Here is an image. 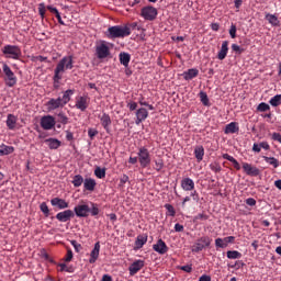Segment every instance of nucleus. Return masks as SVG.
<instances>
[{"instance_id":"nucleus-24","label":"nucleus","mask_w":281,"mask_h":281,"mask_svg":"<svg viewBox=\"0 0 281 281\" xmlns=\"http://www.w3.org/2000/svg\"><path fill=\"white\" fill-rule=\"evenodd\" d=\"M45 144H47L48 148H50V150H57V148H60V140H58L57 138H47L45 139Z\"/></svg>"},{"instance_id":"nucleus-4","label":"nucleus","mask_w":281,"mask_h":281,"mask_svg":"<svg viewBox=\"0 0 281 281\" xmlns=\"http://www.w3.org/2000/svg\"><path fill=\"white\" fill-rule=\"evenodd\" d=\"M2 54L7 58H12L13 60H19V58H21V56H22L21 47L16 46V45L3 46Z\"/></svg>"},{"instance_id":"nucleus-2","label":"nucleus","mask_w":281,"mask_h":281,"mask_svg":"<svg viewBox=\"0 0 281 281\" xmlns=\"http://www.w3.org/2000/svg\"><path fill=\"white\" fill-rule=\"evenodd\" d=\"M105 34L108 38H125V36H131V29L124 25L110 26Z\"/></svg>"},{"instance_id":"nucleus-27","label":"nucleus","mask_w":281,"mask_h":281,"mask_svg":"<svg viewBox=\"0 0 281 281\" xmlns=\"http://www.w3.org/2000/svg\"><path fill=\"white\" fill-rule=\"evenodd\" d=\"M181 187L184 191H191L193 188H195V183L190 178H184L182 180Z\"/></svg>"},{"instance_id":"nucleus-22","label":"nucleus","mask_w":281,"mask_h":281,"mask_svg":"<svg viewBox=\"0 0 281 281\" xmlns=\"http://www.w3.org/2000/svg\"><path fill=\"white\" fill-rule=\"evenodd\" d=\"M240 131V127H238V123L232 122L225 126L224 133L225 135L238 133Z\"/></svg>"},{"instance_id":"nucleus-18","label":"nucleus","mask_w":281,"mask_h":281,"mask_svg":"<svg viewBox=\"0 0 281 281\" xmlns=\"http://www.w3.org/2000/svg\"><path fill=\"white\" fill-rule=\"evenodd\" d=\"M100 249H101V245L100 241L95 243V245H93V249L90 252V259H88V262H90L91 265L95 263L98 258L100 257Z\"/></svg>"},{"instance_id":"nucleus-50","label":"nucleus","mask_w":281,"mask_h":281,"mask_svg":"<svg viewBox=\"0 0 281 281\" xmlns=\"http://www.w3.org/2000/svg\"><path fill=\"white\" fill-rule=\"evenodd\" d=\"M179 270L184 271L187 273H191L192 272V266L191 265H184L179 267Z\"/></svg>"},{"instance_id":"nucleus-42","label":"nucleus","mask_w":281,"mask_h":281,"mask_svg":"<svg viewBox=\"0 0 281 281\" xmlns=\"http://www.w3.org/2000/svg\"><path fill=\"white\" fill-rule=\"evenodd\" d=\"M201 102L204 104V106H210V99L207 98V94L205 92L200 93Z\"/></svg>"},{"instance_id":"nucleus-13","label":"nucleus","mask_w":281,"mask_h":281,"mask_svg":"<svg viewBox=\"0 0 281 281\" xmlns=\"http://www.w3.org/2000/svg\"><path fill=\"white\" fill-rule=\"evenodd\" d=\"M144 267H145V261L143 259H136L133 263H131L128 268L130 276L137 274L138 271H142Z\"/></svg>"},{"instance_id":"nucleus-64","label":"nucleus","mask_w":281,"mask_h":281,"mask_svg":"<svg viewBox=\"0 0 281 281\" xmlns=\"http://www.w3.org/2000/svg\"><path fill=\"white\" fill-rule=\"evenodd\" d=\"M199 281H212V277L203 274L202 277L199 278Z\"/></svg>"},{"instance_id":"nucleus-14","label":"nucleus","mask_w":281,"mask_h":281,"mask_svg":"<svg viewBox=\"0 0 281 281\" xmlns=\"http://www.w3.org/2000/svg\"><path fill=\"white\" fill-rule=\"evenodd\" d=\"M74 93H76V90L68 89L64 92L63 97H58L56 100L64 108L65 105L69 104Z\"/></svg>"},{"instance_id":"nucleus-39","label":"nucleus","mask_w":281,"mask_h":281,"mask_svg":"<svg viewBox=\"0 0 281 281\" xmlns=\"http://www.w3.org/2000/svg\"><path fill=\"white\" fill-rule=\"evenodd\" d=\"M94 175H95V177H106V169L101 168V167H97L94 169Z\"/></svg>"},{"instance_id":"nucleus-62","label":"nucleus","mask_w":281,"mask_h":281,"mask_svg":"<svg viewBox=\"0 0 281 281\" xmlns=\"http://www.w3.org/2000/svg\"><path fill=\"white\" fill-rule=\"evenodd\" d=\"M224 243L226 244H234L235 243V237L234 236H229L223 239Z\"/></svg>"},{"instance_id":"nucleus-49","label":"nucleus","mask_w":281,"mask_h":281,"mask_svg":"<svg viewBox=\"0 0 281 281\" xmlns=\"http://www.w3.org/2000/svg\"><path fill=\"white\" fill-rule=\"evenodd\" d=\"M209 216L204 213H199L198 215H195L194 221H207Z\"/></svg>"},{"instance_id":"nucleus-26","label":"nucleus","mask_w":281,"mask_h":281,"mask_svg":"<svg viewBox=\"0 0 281 281\" xmlns=\"http://www.w3.org/2000/svg\"><path fill=\"white\" fill-rule=\"evenodd\" d=\"M120 63L123 65V67H128V64L131 63V54L128 53H120L119 55Z\"/></svg>"},{"instance_id":"nucleus-47","label":"nucleus","mask_w":281,"mask_h":281,"mask_svg":"<svg viewBox=\"0 0 281 281\" xmlns=\"http://www.w3.org/2000/svg\"><path fill=\"white\" fill-rule=\"evenodd\" d=\"M74 259V252L72 249L68 248V251L66 254V257L64 259L65 262H70Z\"/></svg>"},{"instance_id":"nucleus-63","label":"nucleus","mask_w":281,"mask_h":281,"mask_svg":"<svg viewBox=\"0 0 281 281\" xmlns=\"http://www.w3.org/2000/svg\"><path fill=\"white\" fill-rule=\"evenodd\" d=\"M259 146L261 149L263 148V150H269L270 148L269 143L267 142L259 143Z\"/></svg>"},{"instance_id":"nucleus-38","label":"nucleus","mask_w":281,"mask_h":281,"mask_svg":"<svg viewBox=\"0 0 281 281\" xmlns=\"http://www.w3.org/2000/svg\"><path fill=\"white\" fill-rule=\"evenodd\" d=\"M271 106H269V104L261 102L258 106H257V111H259L260 113H265L266 111H270Z\"/></svg>"},{"instance_id":"nucleus-8","label":"nucleus","mask_w":281,"mask_h":281,"mask_svg":"<svg viewBox=\"0 0 281 281\" xmlns=\"http://www.w3.org/2000/svg\"><path fill=\"white\" fill-rule=\"evenodd\" d=\"M90 102H91V99L89 98V95L87 94L79 95V97H76L75 106L79 111L85 112L87 111V109H89Z\"/></svg>"},{"instance_id":"nucleus-41","label":"nucleus","mask_w":281,"mask_h":281,"mask_svg":"<svg viewBox=\"0 0 281 281\" xmlns=\"http://www.w3.org/2000/svg\"><path fill=\"white\" fill-rule=\"evenodd\" d=\"M89 213H91V216H97L98 214H100V209H98V204L91 202V209Z\"/></svg>"},{"instance_id":"nucleus-59","label":"nucleus","mask_w":281,"mask_h":281,"mask_svg":"<svg viewBox=\"0 0 281 281\" xmlns=\"http://www.w3.org/2000/svg\"><path fill=\"white\" fill-rule=\"evenodd\" d=\"M223 159H226L227 161H231V164H233L236 160V158L233 157V156H229V154H224Z\"/></svg>"},{"instance_id":"nucleus-61","label":"nucleus","mask_w":281,"mask_h":281,"mask_svg":"<svg viewBox=\"0 0 281 281\" xmlns=\"http://www.w3.org/2000/svg\"><path fill=\"white\" fill-rule=\"evenodd\" d=\"M173 229H176V233H182L183 226L180 223H177L176 226H173Z\"/></svg>"},{"instance_id":"nucleus-17","label":"nucleus","mask_w":281,"mask_h":281,"mask_svg":"<svg viewBox=\"0 0 281 281\" xmlns=\"http://www.w3.org/2000/svg\"><path fill=\"white\" fill-rule=\"evenodd\" d=\"M147 119H148V110H146V108H139L136 111L135 124L139 125L142 124V122H146Z\"/></svg>"},{"instance_id":"nucleus-33","label":"nucleus","mask_w":281,"mask_h":281,"mask_svg":"<svg viewBox=\"0 0 281 281\" xmlns=\"http://www.w3.org/2000/svg\"><path fill=\"white\" fill-rule=\"evenodd\" d=\"M95 180L94 179H86L85 180V189L88 191H94L95 189Z\"/></svg>"},{"instance_id":"nucleus-53","label":"nucleus","mask_w":281,"mask_h":281,"mask_svg":"<svg viewBox=\"0 0 281 281\" xmlns=\"http://www.w3.org/2000/svg\"><path fill=\"white\" fill-rule=\"evenodd\" d=\"M231 38H236V25L232 24L229 29Z\"/></svg>"},{"instance_id":"nucleus-10","label":"nucleus","mask_w":281,"mask_h":281,"mask_svg":"<svg viewBox=\"0 0 281 281\" xmlns=\"http://www.w3.org/2000/svg\"><path fill=\"white\" fill-rule=\"evenodd\" d=\"M41 126L44 131H52L56 126V119L52 115H46L41 119Z\"/></svg>"},{"instance_id":"nucleus-44","label":"nucleus","mask_w":281,"mask_h":281,"mask_svg":"<svg viewBox=\"0 0 281 281\" xmlns=\"http://www.w3.org/2000/svg\"><path fill=\"white\" fill-rule=\"evenodd\" d=\"M165 207L168 212V216H176V210L171 204H165Z\"/></svg>"},{"instance_id":"nucleus-36","label":"nucleus","mask_w":281,"mask_h":281,"mask_svg":"<svg viewBox=\"0 0 281 281\" xmlns=\"http://www.w3.org/2000/svg\"><path fill=\"white\" fill-rule=\"evenodd\" d=\"M226 257L227 259H240L241 258V254L236 251V250H233V251H226Z\"/></svg>"},{"instance_id":"nucleus-31","label":"nucleus","mask_w":281,"mask_h":281,"mask_svg":"<svg viewBox=\"0 0 281 281\" xmlns=\"http://www.w3.org/2000/svg\"><path fill=\"white\" fill-rule=\"evenodd\" d=\"M204 155H205V149L203 148V146L195 147L194 156H195V159H198V161H203Z\"/></svg>"},{"instance_id":"nucleus-15","label":"nucleus","mask_w":281,"mask_h":281,"mask_svg":"<svg viewBox=\"0 0 281 281\" xmlns=\"http://www.w3.org/2000/svg\"><path fill=\"white\" fill-rule=\"evenodd\" d=\"M243 170L249 177H258V175H260V169H258L256 166H252L251 164H248V162L243 164Z\"/></svg>"},{"instance_id":"nucleus-6","label":"nucleus","mask_w":281,"mask_h":281,"mask_svg":"<svg viewBox=\"0 0 281 281\" xmlns=\"http://www.w3.org/2000/svg\"><path fill=\"white\" fill-rule=\"evenodd\" d=\"M138 161L142 168H148L150 166V151H148V148L140 147L138 149Z\"/></svg>"},{"instance_id":"nucleus-48","label":"nucleus","mask_w":281,"mask_h":281,"mask_svg":"<svg viewBox=\"0 0 281 281\" xmlns=\"http://www.w3.org/2000/svg\"><path fill=\"white\" fill-rule=\"evenodd\" d=\"M215 246L218 248H226L227 244H225L223 239L217 238V239H215Z\"/></svg>"},{"instance_id":"nucleus-28","label":"nucleus","mask_w":281,"mask_h":281,"mask_svg":"<svg viewBox=\"0 0 281 281\" xmlns=\"http://www.w3.org/2000/svg\"><path fill=\"white\" fill-rule=\"evenodd\" d=\"M266 21L269 22L273 27H278V25H280V20H278L276 14L267 13Z\"/></svg>"},{"instance_id":"nucleus-60","label":"nucleus","mask_w":281,"mask_h":281,"mask_svg":"<svg viewBox=\"0 0 281 281\" xmlns=\"http://www.w3.org/2000/svg\"><path fill=\"white\" fill-rule=\"evenodd\" d=\"M256 200L255 199H252V198H249V199H247L246 200V204L248 205V206H255L256 205Z\"/></svg>"},{"instance_id":"nucleus-23","label":"nucleus","mask_w":281,"mask_h":281,"mask_svg":"<svg viewBox=\"0 0 281 281\" xmlns=\"http://www.w3.org/2000/svg\"><path fill=\"white\" fill-rule=\"evenodd\" d=\"M18 119L14 114H8L7 116V126L9 131H14L16 128Z\"/></svg>"},{"instance_id":"nucleus-11","label":"nucleus","mask_w":281,"mask_h":281,"mask_svg":"<svg viewBox=\"0 0 281 281\" xmlns=\"http://www.w3.org/2000/svg\"><path fill=\"white\" fill-rule=\"evenodd\" d=\"M74 217H75V213L72 210H65L55 215L56 221H59L60 223H68Z\"/></svg>"},{"instance_id":"nucleus-34","label":"nucleus","mask_w":281,"mask_h":281,"mask_svg":"<svg viewBox=\"0 0 281 281\" xmlns=\"http://www.w3.org/2000/svg\"><path fill=\"white\" fill-rule=\"evenodd\" d=\"M263 159L266 164H269V166H272L274 168H278V166H280V161H278L277 158L265 156Z\"/></svg>"},{"instance_id":"nucleus-40","label":"nucleus","mask_w":281,"mask_h":281,"mask_svg":"<svg viewBox=\"0 0 281 281\" xmlns=\"http://www.w3.org/2000/svg\"><path fill=\"white\" fill-rule=\"evenodd\" d=\"M40 211L43 212L45 217L49 216V209H48L46 202H43L42 204H40Z\"/></svg>"},{"instance_id":"nucleus-58","label":"nucleus","mask_w":281,"mask_h":281,"mask_svg":"<svg viewBox=\"0 0 281 281\" xmlns=\"http://www.w3.org/2000/svg\"><path fill=\"white\" fill-rule=\"evenodd\" d=\"M272 139H273L274 142H279V144H281V134L274 132V133L272 134Z\"/></svg>"},{"instance_id":"nucleus-1","label":"nucleus","mask_w":281,"mask_h":281,"mask_svg":"<svg viewBox=\"0 0 281 281\" xmlns=\"http://www.w3.org/2000/svg\"><path fill=\"white\" fill-rule=\"evenodd\" d=\"M67 69H74V56H65L57 64L54 70V80H61L63 76L60 74H65Z\"/></svg>"},{"instance_id":"nucleus-35","label":"nucleus","mask_w":281,"mask_h":281,"mask_svg":"<svg viewBox=\"0 0 281 281\" xmlns=\"http://www.w3.org/2000/svg\"><path fill=\"white\" fill-rule=\"evenodd\" d=\"M269 104H271V106H280V104H281V94H276L274 97H272L269 101Z\"/></svg>"},{"instance_id":"nucleus-54","label":"nucleus","mask_w":281,"mask_h":281,"mask_svg":"<svg viewBox=\"0 0 281 281\" xmlns=\"http://www.w3.org/2000/svg\"><path fill=\"white\" fill-rule=\"evenodd\" d=\"M38 12L42 19H45V3H41L38 7Z\"/></svg>"},{"instance_id":"nucleus-7","label":"nucleus","mask_w":281,"mask_h":281,"mask_svg":"<svg viewBox=\"0 0 281 281\" xmlns=\"http://www.w3.org/2000/svg\"><path fill=\"white\" fill-rule=\"evenodd\" d=\"M212 244V239L207 236H203L202 238L198 239L193 247H192V251L198 254L200 251H202L203 249H205L206 247H209Z\"/></svg>"},{"instance_id":"nucleus-19","label":"nucleus","mask_w":281,"mask_h":281,"mask_svg":"<svg viewBox=\"0 0 281 281\" xmlns=\"http://www.w3.org/2000/svg\"><path fill=\"white\" fill-rule=\"evenodd\" d=\"M229 52V42L224 41L222 43V47L217 54L218 60H225L227 58V53Z\"/></svg>"},{"instance_id":"nucleus-32","label":"nucleus","mask_w":281,"mask_h":281,"mask_svg":"<svg viewBox=\"0 0 281 281\" xmlns=\"http://www.w3.org/2000/svg\"><path fill=\"white\" fill-rule=\"evenodd\" d=\"M14 153V147L8 145L0 146V156L2 155H12Z\"/></svg>"},{"instance_id":"nucleus-55","label":"nucleus","mask_w":281,"mask_h":281,"mask_svg":"<svg viewBox=\"0 0 281 281\" xmlns=\"http://www.w3.org/2000/svg\"><path fill=\"white\" fill-rule=\"evenodd\" d=\"M127 108L130 111H136L137 110V102L131 101L127 103Z\"/></svg>"},{"instance_id":"nucleus-21","label":"nucleus","mask_w":281,"mask_h":281,"mask_svg":"<svg viewBox=\"0 0 281 281\" xmlns=\"http://www.w3.org/2000/svg\"><path fill=\"white\" fill-rule=\"evenodd\" d=\"M50 205L54 207H58L59 210H65L69 207V203L63 199L54 198L50 200Z\"/></svg>"},{"instance_id":"nucleus-12","label":"nucleus","mask_w":281,"mask_h":281,"mask_svg":"<svg viewBox=\"0 0 281 281\" xmlns=\"http://www.w3.org/2000/svg\"><path fill=\"white\" fill-rule=\"evenodd\" d=\"M89 212L90 207L88 204H79L75 206L74 214H76L77 217L86 218L87 216H89Z\"/></svg>"},{"instance_id":"nucleus-16","label":"nucleus","mask_w":281,"mask_h":281,"mask_svg":"<svg viewBox=\"0 0 281 281\" xmlns=\"http://www.w3.org/2000/svg\"><path fill=\"white\" fill-rule=\"evenodd\" d=\"M154 250L158 255H166L167 251H169V247H167V244L164 241V239H158L157 243L154 245Z\"/></svg>"},{"instance_id":"nucleus-5","label":"nucleus","mask_w":281,"mask_h":281,"mask_svg":"<svg viewBox=\"0 0 281 281\" xmlns=\"http://www.w3.org/2000/svg\"><path fill=\"white\" fill-rule=\"evenodd\" d=\"M2 71L4 74L3 80L7 87H14L16 85V75L12 71V68L8 64L2 65Z\"/></svg>"},{"instance_id":"nucleus-45","label":"nucleus","mask_w":281,"mask_h":281,"mask_svg":"<svg viewBox=\"0 0 281 281\" xmlns=\"http://www.w3.org/2000/svg\"><path fill=\"white\" fill-rule=\"evenodd\" d=\"M58 267L60 268L59 269L60 272H64V271L69 272V273L74 272L72 268L67 267V263H58Z\"/></svg>"},{"instance_id":"nucleus-56","label":"nucleus","mask_w":281,"mask_h":281,"mask_svg":"<svg viewBox=\"0 0 281 281\" xmlns=\"http://www.w3.org/2000/svg\"><path fill=\"white\" fill-rule=\"evenodd\" d=\"M88 135H89L90 139H93V137H95V135H98V131L93 130V128H89Z\"/></svg>"},{"instance_id":"nucleus-25","label":"nucleus","mask_w":281,"mask_h":281,"mask_svg":"<svg viewBox=\"0 0 281 281\" xmlns=\"http://www.w3.org/2000/svg\"><path fill=\"white\" fill-rule=\"evenodd\" d=\"M196 76H199V69L196 68H191L183 72L184 80H192L193 78H196Z\"/></svg>"},{"instance_id":"nucleus-57","label":"nucleus","mask_w":281,"mask_h":281,"mask_svg":"<svg viewBox=\"0 0 281 281\" xmlns=\"http://www.w3.org/2000/svg\"><path fill=\"white\" fill-rule=\"evenodd\" d=\"M233 52H236V54H243V48H240L237 44H232Z\"/></svg>"},{"instance_id":"nucleus-9","label":"nucleus","mask_w":281,"mask_h":281,"mask_svg":"<svg viewBox=\"0 0 281 281\" xmlns=\"http://www.w3.org/2000/svg\"><path fill=\"white\" fill-rule=\"evenodd\" d=\"M140 16H143L145 21H155L157 19V9L154 7H145L140 11Z\"/></svg>"},{"instance_id":"nucleus-37","label":"nucleus","mask_w":281,"mask_h":281,"mask_svg":"<svg viewBox=\"0 0 281 281\" xmlns=\"http://www.w3.org/2000/svg\"><path fill=\"white\" fill-rule=\"evenodd\" d=\"M57 122H59L60 124H68L69 123V117H67V115H65V113L60 112L57 114Z\"/></svg>"},{"instance_id":"nucleus-3","label":"nucleus","mask_w":281,"mask_h":281,"mask_svg":"<svg viewBox=\"0 0 281 281\" xmlns=\"http://www.w3.org/2000/svg\"><path fill=\"white\" fill-rule=\"evenodd\" d=\"M95 56L99 60H104V58L111 57V47L109 46V42L101 41L95 45Z\"/></svg>"},{"instance_id":"nucleus-51","label":"nucleus","mask_w":281,"mask_h":281,"mask_svg":"<svg viewBox=\"0 0 281 281\" xmlns=\"http://www.w3.org/2000/svg\"><path fill=\"white\" fill-rule=\"evenodd\" d=\"M164 168V160L158 159L155 161V169L156 170H161Z\"/></svg>"},{"instance_id":"nucleus-30","label":"nucleus","mask_w":281,"mask_h":281,"mask_svg":"<svg viewBox=\"0 0 281 281\" xmlns=\"http://www.w3.org/2000/svg\"><path fill=\"white\" fill-rule=\"evenodd\" d=\"M46 105L48 106L49 111H56V109H63L61 104L58 102L57 99H50Z\"/></svg>"},{"instance_id":"nucleus-46","label":"nucleus","mask_w":281,"mask_h":281,"mask_svg":"<svg viewBox=\"0 0 281 281\" xmlns=\"http://www.w3.org/2000/svg\"><path fill=\"white\" fill-rule=\"evenodd\" d=\"M83 178L81 177H76L75 179H72L71 183L72 186H75L76 188L80 187L81 184H83Z\"/></svg>"},{"instance_id":"nucleus-52","label":"nucleus","mask_w":281,"mask_h":281,"mask_svg":"<svg viewBox=\"0 0 281 281\" xmlns=\"http://www.w3.org/2000/svg\"><path fill=\"white\" fill-rule=\"evenodd\" d=\"M124 27H128L130 29V33L131 30H139V25L137 24V22L131 23V24H126L124 25Z\"/></svg>"},{"instance_id":"nucleus-20","label":"nucleus","mask_w":281,"mask_h":281,"mask_svg":"<svg viewBox=\"0 0 281 281\" xmlns=\"http://www.w3.org/2000/svg\"><path fill=\"white\" fill-rule=\"evenodd\" d=\"M99 120L104 131H106V133H110L111 116L106 113H103L102 115H99Z\"/></svg>"},{"instance_id":"nucleus-29","label":"nucleus","mask_w":281,"mask_h":281,"mask_svg":"<svg viewBox=\"0 0 281 281\" xmlns=\"http://www.w3.org/2000/svg\"><path fill=\"white\" fill-rule=\"evenodd\" d=\"M148 241V236L146 235H138L135 240L136 249H142L143 246Z\"/></svg>"},{"instance_id":"nucleus-43","label":"nucleus","mask_w":281,"mask_h":281,"mask_svg":"<svg viewBox=\"0 0 281 281\" xmlns=\"http://www.w3.org/2000/svg\"><path fill=\"white\" fill-rule=\"evenodd\" d=\"M70 244H71L72 248H75V251L77 254H79L83 249V247H81V244H79L76 240H71Z\"/></svg>"}]
</instances>
